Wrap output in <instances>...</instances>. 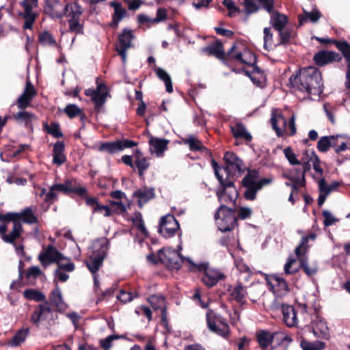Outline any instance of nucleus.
<instances>
[{
    "mask_svg": "<svg viewBox=\"0 0 350 350\" xmlns=\"http://www.w3.org/2000/svg\"><path fill=\"white\" fill-rule=\"evenodd\" d=\"M59 193L55 186L53 185L49 187V191L46 193L44 198L45 202L52 204L55 200H57V193Z\"/></svg>",
    "mask_w": 350,
    "mask_h": 350,
    "instance_id": "nucleus-64",
    "label": "nucleus"
},
{
    "mask_svg": "<svg viewBox=\"0 0 350 350\" xmlns=\"http://www.w3.org/2000/svg\"><path fill=\"white\" fill-rule=\"evenodd\" d=\"M44 128L46 133L55 138H59L62 136V133L61 132L59 124L57 123L53 122L50 125L45 124L44 125Z\"/></svg>",
    "mask_w": 350,
    "mask_h": 350,
    "instance_id": "nucleus-59",
    "label": "nucleus"
},
{
    "mask_svg": "<svg viewBox=\"0 0 350 350\" xmlns=\"http://www.w3.org/2000/svg\"><path fill=\"white\" fill-rule=\"evenodd\" d=\"M38 308L40 309V314H42L41 317L42 321L49 320L52 318L53 312L47 303L40 304Z\"/></svg>",
    "mask_w": 350,
    "mask_h": 350,
    "instance_id": "nucleus-62",
    "label": "nucleus"
},
{
    "mask_svg": "<svg viewBox=\"0 0 350 350\" xmlns=\"http://www.w3.org/2000/svg\"><path fill=\"white\" fill-rule=\"evenodd\" d=\"M13 118L18 123L29 127L31 126V122L36 118V116L32 113L21 110V111L13 114Z\"/></svg>",
    "mask_w": 350,
    "mask_h": 350,
    "instance_id": "nucleus-33",
    "label": "nucleus"
},
{
    "mask_svg": "<svg viewBox=\"0 0 350 350\" xmlns=\"http://www.w3.org/2000/svg\"><path fill=\"white\" fill-rule=\"evenodd\" d=\"M179 230V224L170 214L163 216L159 221V232L165 238L174 237Z\"/></svg>",
    "mask_w": 350,
    "mask_h": 350,
    "instance_id": "nucleus-12",
    "label": "nucleus"
},
{
    "mask_svg": "<svg viewBox=\"0 0 350 350\" xmlns=\"http://www.w3.org/2000/svg\"><path fill=\"white\" fill-rule=\"evenodd\" d=\"M271 122L273 129L278 137L284 133L293 136L296 133L295 118L293 115L288 122L286 119L277 110H273L271 113Z\"/></svg>",
    "mask_w": 350,
    "mask_h": 350,
    "instance_id": "nucleus-5",
    "label": "nucleus"
},
{
    "mask_svg": "<svg viewBox=\"0 0 350 350\" xmlns=\"http://www.w3.org/2000/svg\"><path fill=\"white\" fill-rule=\"evenodd\" d=\"M65 146L63 142H57L53 146V162L57 165H62L66 161L64 154Z\"/></svg>",
    "mask_w": 350,
    "mask_h": 350,
    "instance_id": "nucleus-32",
    "label": "nucleus"
},
{
    "mask_svg": "<svg viewBox=\"0 0 350 350\" xmlns=\"http://www.w3.org/2000/svg\"><path fill=\"white\" fill-rule=\"evenodd\" d=\"M137 144L134 141L130 139L116 140L100 144L98 150L100 152H106L112 154L125 148L134 147Z\"/></svg>",
    "mask_w": 350,
    "mask_h": 350,
    "instance_id": "nucleus-14",
    "label": "nucleus"
},
{
    "mask_svg": "<svg viewBox=\"0 0 350 350\" xmlns=\"http://www.w3.org/2000/svg\"><path fill=\"white\" fill-rule=\"evenodd\" d=\"M36 94L37 92L32 83L29 81H27L23 92L16 100L18 109L25 110L29 107Z\"/></svg>",
    "mask_w": 350,
    "mask_h": 350,
    "instance_id": "nucleus-17",
    "label": "nucleus"
},
{
    "mask_svg": "<svg viewBox=\"0 0 350 350\" xmlns=\"http://www.w3.org/2000/svg\"><path fill=\"white\" fill-rule=\"evenodd\" d=\"M256 340L259 346L266 349L273 342L272 333L267 330L256 332Z\"/></svg>",
    "mask_w": 350,
    "mask_h": 350,
    "instance_id": "nucleus-35",
    "label": "nucleus"
},
{
    "mask_svg": "<svg viewBox=\"0 0 350 350\" xmlns=\"http://www.w3.org/2000/svg\"><path fill=\"white\" fill-rule=\"evenodd\" d=\"M212 167L215 174L219 180L221 187L216 191L219 202L221 204L215 213L214 218L218 228L221 232L231 230L237 223V219L232 209L224 204H234L238 196V192L234 185L232 179H224V175L219 173L217 163L213 160Z\"/></svg>",
    "mask_w": 350,
    "mask_h": 350,
    "instance_id": "nucleus-1",
    "label": "nucleus"
},
{
    "mask_svg": "<svg viewBox=\"0 0 350 350\" xmlns=\"http://www.w3.org/2000/svg\"><path fill=\"white\" fill-rule=\"evenodd\" d=\"M65 14L70 18H79L83 13V10L80 5L76 2L65 4Z\"/></svg>",
    "mask_w": 350,
    "mask_h": 350,
    "instance_id": "nucleus-36",
    "label": "nucleus"
},
{
    "mask_svg": "<svg viewBox=\"0 0 350 350\" xmlns=\"http://www.w3.org/2000/svg\"><path fill=\"white\" fill-rule=\"evenodd\" d=\"M154 71L159 79L165 83L166 91L168 93H172L173 92V86L170 75L165 70L159 67L155 68Z\"/></svg>",
    "mask_w": 350,
    "mask_h": 350,
    "instance_id": "nucleus-41",
    "label": "nucleus"
},
{
    "mask_svg": "<svg viewBox=\"0 0 350 350\" xmlns=\"http://www.w3.org/2000/svg\"><path fill=\"white\" fill-rule=\"evenodd\" d=\"M23 295L26 299L36 301H42L46 298V296L42 293L32 288L26 289L23 292Z\"/></svg>",
    "mask_w": 350,
    "mask_h": 350,
    "instance_id": "nucleus-48",
    "label": "nucleus"
},
{
    "mask_svg": "<svg viewBox=\"0 0 350 350\" xmlns=\"http://www.w3.org/2000/svg\"><path fill=\"white\" fill-rule=\"evenodd\" d=\"M65 9L64 0H46L44 12L53 18H62Z\"/></svg>",
    "mask_w": 350,
    "mask_h": 350,
    "instance_id": "nucleus-19",
    "label": "nucleus"
},
{
    "mask_svg": "<svg viewBox=\"0 0 350 350\" xmlns=\"http://www.w3.org/2000/svg\"><path fill=\"white\" fill-rule=\"evenodd\" d=\"M135 166L137 167L139 174L142 176L144 172L148 167L149 163L146 158L143 157H137L135 161Z\"/></svg>",
    "mask_w": 350,
    "mask_h": 350,
    "instance_id": "nucleus-63",
    "label": "nucleus"
},
{
    "mask_svg": "<svg viewBox=\"0 0 350 350\" xmlns=\"http://www.w3.org/2000/svg\"><path fill=\"white\" fill-rule=\"evenodd\" d=\"M320 16L319 12L316 10L310 12H304V14L299 15L298 17L299 25H302L308 21L316 23L319 19Z\"/></svg>",
    "mask_w": 350,
    "mask_h": 350,
    "instance_id": "nucleus-46",
    "label": "nucleus"
},
{
    "mask_svg": "<svg viewBox=\"0 0 350 350\" xmlns=\"http://www.w3.org/2000/svg\"><path fill=\"white\" fill-rule=\"evenodd\" d=\"M272 291L278 296L284 295L289 291L286 280L280 275H273L268 280Z\"/></svg>",
    "mask_w": 350,
    "mask_h": 350,
    "instance_id": "nucleus-23",
    "label": "nucleus"
},
{
    "mask_svg": "<svg viewBox=\"0 0 350 350\" xmlns=\"http://www.w3.org/2000/svg\"><path fill=\"white\" fill-rule=\"evenodd\" d=\"M29 334L28 328L19 329L12 338L9 341V345L12 347H18L23 342Z\"/></svg>",
    "mask_w": 350,
    "mask_h": 350,
    "instance_id": "nucleus-43",
    "label": "nucleus"
},
{
    "mask_svg": "<svg viewBox=\"0 0 350 350\" xmlns=\"http://www.w3.org/2000/svg\"><path fill=\"white\" fill-rule=\"evenodd\" d=\"M228 292L230 299L236 301L239 304H245V298L247 296L252 301L255 302L256 298L261 294V291H258L255 286H251L247 290V287L241 284L230 286Z\"/></svg>",
    "mask_w": 350,
    "mask_h": 350,
    "instance_id": "nucleus-7",
    "label": "nucleus"
},
{
    "mask_svg": "<svg viewBox=\"0 0 350 350\" xmlns=\"http://www.w3.org/2000/svg\"><path fill=\"white\" fill-rule=\"evenodd\" d=\"M222 3L228 10V16L234 17L240 12L239 8L235 5L232 0H223Z\"/></svg>",
    "mask_w": 350,
    "mask_h": 350,
    "instance_id": "nucleus-60",
    "label": "nucleus"
},
{
    "mask_svg": "<svg viewBox=\"0 0 350 350\" xmlns=\"http://www.w3.org/2000/svg\"><path fill=\"white\" fill-rule=\"evenodd\" d=\"M107 96V88L105 85L100 83L97 85V92L92 101L95 105L96 109H99L105 103Z\"/></svg>",
    "mask_w": 350,
    "mask_h": 350,
    "instance_id": "nucleus-34",
    "label": "nucleus"
},
{
    "mask_svg": "<svg viewBox=\"0 0 350 350\" xmlns=\"http://www.w3.org/2000/svg\"><path fill=\"white\" fill-rule=\"evenodd\" d=\"M184 143L189 146V148L192 151L202 150L204 148V146L202 142L195 137L194 136H189L187 138L184 139Z\"/></svg>",
    "mask_w": 350,
    "mask_h": 350,
    "instance_id": "nucleus-53",
    "label": "nucleus"
},
{
    "mask_svg": "<svg viewBox=\"0 0 350 350\" xmlns=\"http://www.w3.org/2000/svg\"><path fill=\"white\" fill-rule=\"evenodd\" d=\"M250 77L254 83L260 85L265 81V76L262 70L258 66H254L252 72L250 75Z\"/></svg>",
    "mask_w": 350,
    "mask_h": 350,
    "instance_id": "nucleus-51",
    "label": "nucleus"
},
{
    "mask_svg": "<svg viewBox=\"0 0 350 350\" xmlns=\"http://www.w3.org/2000/svg\"><path fill=\"white\" fill-rule=\"evenodd\" d=\"M18 221H22L29 224H37L38 221L31 207H27L21 212L18 213Z\"/></svg>",
    "mask_w": 350,
    "mask_h": 350,
    "instance_id": "nucleus-38",
    "label": "nucleus"
},
{
    "mask_svg": "<svg viewBox=\"0 0 350 350\" xmlns=\"http://www.w3.org/2000/svg\"><path fill=\"white\" fill-rule=\"evenodd\" d=\"M336 47L342 53L347 63L345 86L350 90V44L346 41H334Z\"/></svg>",
    "mask_w": 350,
    "mask_h": 350,
    "instance_id": "nucleus-20",
    "label": "nucleus"
},
{
    "mask_svg": "<svg viewBox=\"0 0 350 350\" xmlns=\"http://www.w3.org/2000/svg\"><path fill=\"white\" fill-rule=\"evenodd\" d=\"M300 267L308 276H312L317 273L318 266L316 263L310 265L307 259H300Z\"/></svg>",
    "mask_w": 350,
    "mask_h": 350,
    "instance_id": "nucleus-54",
    "label": "nucleus"
},
{
    "mask_svg": "<svg viewBox=\"0 0 350 350\" xmlns=\"http://www.w3.org/2000/svg\"><path fill=\"white\" fill-rule=\"evenodd\" d=\"M332 148L336 153L345 151L349 144V138L345 135H332Z\"/></svg>",
    "mask_w": 350,
    "mask_h": 350,
    "instance_id": "nucleus-30",
    "label": "nucleus"
},
{
    "mask_svg": "<svg viewBox=\"0 0 350 350\" xmlns=\"http://www.w3.org/2000/svg\"><path fill=\"white\" fill-rule=\"evenodd\" d=\"M8 226L5 224L0 225V237L6 243L12 244L15 249L16 254L20 256L25 255L24 246L22 243H16V241L21 238L23 226L21 223H15L13 225L12 231L7 234Z\"/></svg>",
    "mask_w": 350,
    "mask_h": 350,
    "instance_id": "nucleus-6",
    "label": "nucleus"
},
{
    "mask_svg": "<svg viewBox=\"0 0 350 350\" xmlns=\"http://www.w3.org/2000/svg\"><path fill=\"white\" fill-rule=\"evenodd\" d=\"M49 301L51 306L55 307L57 311L63 312L68 308V304L64 301L62 294L57 286L50 294Z\"/></svg>",
    "mask_w": 350,
    "mask_h": 350,
    "instance_id": "nucleus-25",
    "label": "nucleus"
},
{
    "mask_svg": "<svg viewBox=\"0 0 350 350\" xmlns=\"http://www.w3.org/2000/svg\"><path fill=\"white\" fill-rule=\"evenodd\" d=\"M226 167H220L218 165L219 173L224 175V179H232L231 171L233 173H243L245 170V166L243 161L232 152H226L224 154Z\"/></svg>",
    "mask_w": 350,
    "mask_h": 350,
    "instance_id": "nucleus-8",
    "label": "nucleus"
},
{
    "mask_svg": "<svg viewBox=\"0 0 350 350\" xmlns=\"http://www.w3.org/2000/svg\"><path fill=\"white\" fill-rule=\"evenodd\" d=\"M300 268V264H297V260L289 257L284 266V271L286 275H293L298 272Z\"/></svg>",
    "mask_w": 350,
    "mask_h": 350,
    "instance_id": "nucleus-49",
    "label": "nucleus"
},
{
    "mask_svg": "<svg viewBox=\"0 0 350 350\" xmlns=\"http://www.w3.org/2000/svg\"><path fill=\"white\" fill-rule=\"evenodd\" d=\"M270 14V24L276 30L280 31L285 28L287 23V16L278 11L272 10V12H268Z\"/></svg>",
    "mask_w": 350,
    "mask_h": 350,
    "instance_id": "nucleus-28",
    "label": "nucleus"
},
{
    "mask_svg": "<svg viewBox=\"0 0 350 350\" xmlns=\"http://www.w3.org/2000/svg\"><path fill=\"white\" fill-rule=\"evenodd\" d=\"M308 246L307 244V239L302 238L299 245L295 248V253L297 257V260L300 263V259H307L306 254L308 252Z\"/></svg>",
    "mask_w": 350,
    "mask_h": 350,
    "instance_id": "nucleus-52",
    "label": "nucleus"
},
{
    "mask_svg": "<svg viewBox=\"0 0 350 350\" xmlns=\"http://www.w3.org/2000/svg\"><path fill=\"white\" fill-rule=\"evenodd\" d=\"M241 6L243 7L244 12L247 15L256 13L258 10L256 0H238Z\"/></svg>",
    "mask_w": 350,
    "mask_h": 350,
    "instance_id": "nucleus-45",
    "label": "nucleus"
},
{
    "mask_svg": "<svg viewBox=\"0 0 350 350\" xmlns=\"http://www.w3.org/2000/svg\"><path fill=\"white\" fill-rule=\"evenodd\" d=\"M299 326H307L313 319L306 310V305H300L297 309Z\"/></svg>",
    "mask_w": 350,
    "mask_h": 350,
    "instance_id": "nucleus-42",
    "label": "nucleus"
},
{
    "mask_svg": "<svg viewBox=\"0 0 350 350\" xmlns=\"http://www.w3.org/2000/svg\"><path fill=\"white\" fill-rule=\"evenodd\" d=\"M44 274L38 266H32L24 271V277L30 284H34L36 280Z\"/></svg>",
    "mask_w": 350,
    "mask_h": 350,
    "instance_id": "nucleus-40",
    "label": "nucleus"
},
{
    "mask_svg": "<svg viewBox=\"0 0 350 350\" xmlns=\"http://www.w3.org/2000/svg\"><path fill=\"white\" fill-rule=\"evenodd\" d=\"M38 260L42 266L46 267L50 263L55 262L57 264L59 260H67V258H64L56 247L48 245L45 251L39 254Z\"/></svg>",
    "mask_w": 350,
    "mask_h": 350,
    "instance_id": "nucleus-16",
    "label": "nucleus"
},
{
    "mask_svg": "<svg viewBox=\"0 0 350 350\" xmlns=\"http://www.w3.org/2000/svg\"><path fill=\"white\" fill-rule=\"evenodd\" d=\"M109 241L105 238L95 241L92 245V254H90L85 260V264L88 269L93 275L94 284L96 291L99 288V282L96 272L103 265V260L109 249Z\"/></svg>",
    "mask_w": 350,
    "mask_h": 350,
    "instance_id": "nucleus-3",
    "label": "nucleus"
},
{
    "mask_svg": "<svg viewBox=\"0 0 350 350\" xmlns=\"http://www.w3.org/2000/svg\"><path fill=\"white\" fill-rule=\"evenodd\" d=\"M314 152V151H308L305 150L303 152V157L301 161H299L300 164L304 167V172H299L298 178H293L294 180H297V181H301L303 183L304 180V176L306 173L310 170L311 165L310 163H312V159L311 157V153Z\"/></svg>",
    "mask_w": 350,
    "mask_h": 350,
    "instance_id": "nucleus-31",
    "label": "nucleus"
},
{
    "mask_svg": "<svg viewBox=\"0 0 350 350\" xmlns=\"http://www.w3.org/2000/svg\"><path fill=\"white\" fill-rule=\"evenodd\" d=\"M207 324L209 329L213 332L226 338L230 332L228 324L220 316H216L213 312L207 314Z\"/></svg>",
    "mask_w": 350,
    "mask_h": 350,
    "instance_id": "nucleus-11",
    "label": "nucleus"
},
{
    "mask_svg": "<svg viewBox=\"0 0 350 350\" xmlns=\"http://www.w3.org/2000/svg\"><path fill=\"white\" fill-rule=\"evenodd\" d=\"M311 327L315 336L321 338H326L329 336V328L324 319L317 314L312 320Z\"/></svg>",
    "mask_w": 350,
    "mask_h": 350,
    "instance_id": "nucleus-24",
    "label": "nucleus"
},
{
    "mask_svg": "<svg viewBox=\"0 0 350 350\" xmlns=\"http://www.w3.org/2000/svg\"><path fill=\"white\" fill-rule=\"evenodd\" d=\"M188 268L191 271H204L202 276L203 284L208 288L216 285L219 281L225 278L224 274L219 269L209 267L207 263H195L191 258H187Z\"/></svg>",
    "mask_w": 350,
    "mask_h": 350,
    "instance_id": "nucleus-4",
    "label": "nucleus"
},
{
    "mask_svg": "<svg viewBox=\"0 0 350 350\" xmlns=\"http://www.w3.org/2000/svg\"><path fill=\"white\" fill-rule=\"evenodd\" d=\"M38 0H23L21 5L23 8V17L25 20L23 28L25 29L32 28L33 24L37 17V14L33 11L38 6Z\"/></svg>",
    "mask_w": 350,
    "mask_h": 350,
    "instance_id": "nucleus-13",
    "label": "nucleus"
},
{
    "mask_svg": "<svg viewBox=\"0 0 350 350\" xmlns=\"http://www.w3.org/2000/svg\"><path fill=\"white\" fill-rule=\"evenodd\" d=\"M332 135L321 137L317 142V149L319 152H326L332 147Z\"/></svg>",
    "mask_w": 350,
    "mask_h": 350,
    "instance_id": "nucleus-55",
    "label": "nucleus"
},
{
    "mask_svg": "<svg viewBox=\"0 0 350 350\" xmlns=\"http://www.w3.org/2000/svg\"><path fill=\"white\" fill-rule=\"evenodd\" d=\"M39 42L43 46H55L56 45L55 40L48 31H44L40 34Z\"/></svg>",
    "mask_w": 350,
    "mask_h": 350,
    "instance_id": "nucleus-57",
    "label": "nucleus"
},
{
    "mask_svg": "<svg viewBox=\"0 0 350 350\" xmlns=\"http://www.w3.org/2000/svg\"><path fill=\"white\" fill-rule=\"evenodd\" d=\"M259 173L256 170H249L247 174L242 180V185L245 187H256L258 185L265 186L272 183V178H264L257 181Z\"/></svg>",
    "mask_w": 350,
    "mask_h": 350,
    "instance_id": "nucleus-21",
    "label": "nucleus"
},
{
    "mask_svg": "<svg viewBox=\"0 0 350 350\" xmlns=\"http://www.w3.org/2000/svg\"><path fill=\"white\" fill-rule=\"evenodd\" d=\"M228 58L232 59L239 62L243 64H245L252 67L254 69L256 65V58L255 55L247 49L241 43L234 44L228 53Z\"/></svg>",
    "mask_w": 350,
    "mask_h": 350,
    "instance_id": "nucleus-9",
    "label": "nucleus"
},
{
    "mask_svg": "<svg viewBox=\"0 0 350 350\" xmlns=\"http://www.w3.org/2000/svg\"><path fill=\"white\" fill-rule=\"evenodd\" d=\"M282 312L283 321L289 327L299 325L298 311L292 306L287 304L282 305Z\"/></svg>",
    "mask_w": 350,
    "mask_h": 350,
    "instance_id": "nucleus-22",
    "label": "nucleus"
},
{
    "mask_svg": "<svg viewBox=\"0 0 350 350\" xmlns=\"http://www.w3.org/2000/svg\"><path fill=\"white\" fill-rule=\"evenodd\" d=\"M0 221L3 224H5L8 226V223L12 221L13 224L15 223H21L18 221V213L9 212L5 214L0 213Z\"/></svg>",
    "mask_w": 350,
    "mask_h": 350,
    "instance_id": "nucleus-61",
    "label": "nucleus"
},
{
    "mask_svg": "<svg viewBox=\"0 0 350 350\" xmlns=\"http://www.w3.org/2000/svg\"><path fill=\"white\" fill-rule=\"evenodd\" d=\"M300 346L303 350H323L325 344L321 341L309 342L306 340H301Z\"/></svg>",
    "mask_w": 350,
    "mask_h": 350,
    "instance_id": "nucleus-50",
    "label": "nucleus"
},
{
    "mask_svg": "<svg viewBox=\"0 0 350 350\" xmlns=\"http://www.w3.org/2000/svg\"><path fill=\"white\" fill-rule=\"evenodd\" d=\"M76 183L75 180H66L63 183L54 184L58 192H62L63 193L67 194L68 193H72V190H73V185Z\"/></svg>",
    "mask_w": 350,
    "mask_h": 350,
    "instance_id": "nucleus-56",
    "label": "nucleus"
},
{
    "mask_svg": "<svg viewBox=\"0 0 350 350\" xmlns=\"http://www.w3.org/2000/svg\"><path fill=\"white\" fill-rule=\"evenodd\" d=\"M230 129L234 137L243 138L248 142L251 141L252 136L247 131L245 127L243 124L237 122L234 125H231Z\"/></svg>",
    "mask_w": 350,
    "mask_h": 350,
    "instance_id": "nucleus-37",
    "label": "nucleus"
},
{
    "mask_svg": "<svg viewBox=\"0 0 350 350\" xmlns=\"http://www.w3.org/2000/svg\"><path fill=\"white\" fill-rule=\"evenodd\" d=\"M289 83L294 89L308 96H320L323 92L322 75L315 66L301 69L298 74L289 78Z\"/></svg>",
    "mask_w": 350,
    "mask_h": 350,
    "instance_id": "nucleus-2",
    "label": "nucleus"
},
{
    "mask_svg": "<svg viewBox=\"0 0 350 350\" xmlns=\"http://www.w3.org/2000/svg\"><path fill=\"white\" fill-rule=\"evenodd\" d=\"M264 186L258 185L256 187H245L244 197L247 200H254L256 198L257 192Z\"/></svg>",
    "mask_w": 350,
    "mask_h": 350,
    "instance_id": "nucleus-58",
    "label": "nucleus"
},
{
    "mask_svg": "<svg viewBox=\"0 0 350 350\" xmlns=\"http://www.w3.org/2000/svg\"><path fill=\"white\" fill-rule=\"evenodd\" d=\"M342 57L338 53L331 51L322 50L315 53L314 61L319 66H323L333 62H340Z\"/></svg>",
    "mask_w": 350,
    "mask_h": 350,
    "instance_id": "nucleus-18",
    "label": "nucleus"
},
{
    "mask_svg": "<svg viewBox=\"0 0 350 350\" xmlns=\"http://www.w3.org/2000/svg\"><path fill=\"white\" fill-rule=\"evenodd\" d=\"M133 196L137 200L138 204L142 207L144 204L154 197V190L153 188H140L135 191Z\"/></svg>",
    "mask_w": 350,
    "mask_h": 350,
    "instance_id": "nucleus-29",
    "label": "nucleus"
},
{
    "mask_svg": "<svg viewBox=\"0 0 350 350\" xmlns=\"http://www.w3.org/2000/svg\"><path fill=\"white\" fill-rule=\"evenodd\" d=\"M109 5L113 8L111 25L117 27L119 23L127 16V11L120 2L116 1H111Z\"/></svg>",
    "mask_w": 350,
    "mask_h": 350,
    "instance_id": "nucleus-26",
    "label": "nucleus"
},
{
    "mask_svg": "<svg viewBox=\"0 0 350 350\" xmlns=\"http://www.w3.org/2000/svg\"><path fill=\"white\" fill-rule=\"evenodd\" d=\"M132 221L133 225L137 228V229L142 233V234L145 237L148 236V232L147 229L146 228L142 215L139 212L135 213Z\"/></svg>",
    "mask_w": 350,
    "mask_h": 350,
    "instance_id": "nucleus-47",
    "label": "nucleus"
},
{
    "mask_svg": "<svg viewBox=\"0 0 350 350\" xmlns=\"http://www.w3.org/2000/svg\"><path fill=\"white\" fill-rule=\"evenodd\" d=\"M202 51L207 53L208 55L215 56L220 59H223L225 56L223 45L221 42H219L213 43V44L204 48Z\"/></svg>",
    "mask_w": 350,
    "mask_h": 350,
    "instance_id": "nucleus-39",
    "label": "nucleus"
},
{
    "mask_svg": "<svg viewBox=\"0 0 350 350\" xmlns=\"http://www.w3.org/2000/svg\"><path fill=\"white\" fill-rule=\"evenodd\" d=\"M133 38V32L131 30L128 29H124L119 35L116 51L118 55L121 56L124 64H125L126 61V51L131 47Z\"/></svg>",
    "mask_w": 350,
    "mask_h": 350,
    "instance_id": "nucleus-15",
    "label": "nucleus"
},
{
    "mask_svg": "<svg viewBox=\"0 0 350 350\" xmlns=\"http://www.w3.org/2000/svg\"><path fill=\"white\" fill-rule=\"evenodd\" d=\"M64 112L71 119L80 116L81 120H83L85 118L82 110L75 104L67 105L64 109Z\"/></svg>",
    "mask_w": 350,
    "mask_h": 350,
    "instance_id": "nucleus-44",
    "label": "nucleus"
},
{
    "mask_svg": "<svg viewBox=\"0 0 350 350\" xmlns=\"http://www.w3.org/2000/svg\"><path fill=\"white\" fill-rule=\"evenodd\" d=\"M169 140L151 136L149 139L151 152H154L158 157H163L167 150Z\"/></svg>",
    "mask_w": 350,
    "mask_h": 350,
    "instance_id": "nucleus-27",
    "label": "nucleus"
},
{
    "mask_svg": "<svg viewBox=\"0 0 350 350\" xmlns=\"http://www.w3.org/2000/svg\"><path fill=\"white\" fill-rule=\"evenodd\" d=\"M159 256L161 261L170 269H179L182 263L188 265L187 258H189L184 257L178 252L172 248L161 250L159 253Z\"/></svg>",
    "mask_w": 350,
    "mask_h": 350,
    "instance_id": "nucleus-10",
    "label": "nucleus"
}]
</instances>
